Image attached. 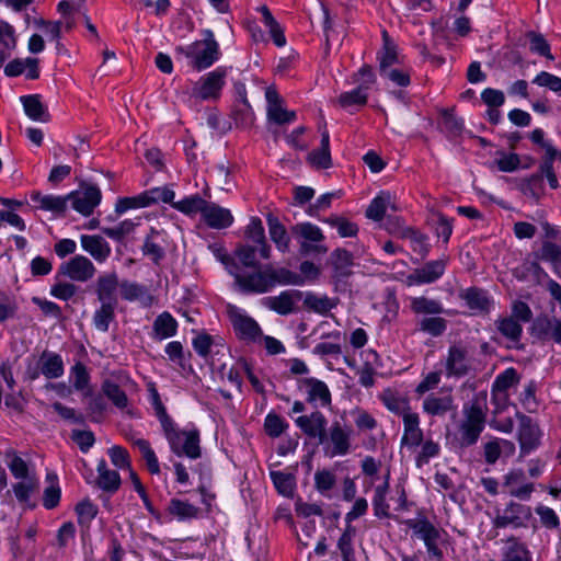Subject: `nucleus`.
Wrapping results in <instances>:
<instances>
[{
    "label": "nucleus",
    "mask_w": 561,
    "mask_h": 561,
    "mask_svg": "<svg viewBox=\"0 0 561 561\" xmlns=\"http://www.w3.org/2000/svg\"><path fill=\"white\" fill-rule=\"evenodd\" d=\"M168 513L179 520L196 518L199 508L187 501L172 499L168 505Z\"/></svg>",
    "instance_id": "nucleus-45"
},
{
    "label": "nucleus",
    "mask_w": 561,
    "mask_h": 561,
    "mask_svg": "<svg viewBox=\"0 0 561 561\" xmlns=\"http://www.w3.org/2000/svg\"><path fill=\"white\" fill-rule=\"evenodd\" d=\"M232 116L236 124L239 126L249 127L253 124L254 114L245 96H243L242 102L233 110Z\"/></svg>",
    "instance_id": "nucleus-64"
},
{
    "label": "nucleus",
    "mask_w": 561,
    "mask_h": 561,
    "mask_svg": "<svg viewBox=\"0 0 561 561\" xmlns=\"http://www.w3.org/2000/svg\"><path fill=\"white\" fill-rule=\"evenodd\" d=\"M295 423L308 437L317 438L320 444H324L328 421L322 412L316 410L308 415L298 416Z\"/></svg>",
    "instance_id": "nucleus-19"
},
{
    "label": "nucleus",
    "mask_w": 561,
    "mask_h": 561,
    "mask_svg": "<svg viewBox=\"0 0 561 561\" xmlns=\"http://www.w3.org/2000/svg\"><path fill=\"white\" fill-rule=\"evenodd\" d=\"M38 358L42 366V375L47 379H57L64 375L65 364L61 355L58 353L44 351Z\"/></svg>",
    "instance_id": "nucleus-32"
},
{
    "label": "nucleus",
    "mask_w": 561,
    "mask_h": 561,
    "mask_svg": "<svg viewBox=\"0 0 561 561\" xmlns=\"http://www.w3.org/2000/svg\"><path fill=\"white\" fill-rule=\"evenodd\" d=\"M203 39L195 41L186 47L179 50L187 58L188 66L196 71L210 68L221 57L218 42L213 31H203Z\"/></svg>",
    "instance_id": "nucleus-5"
},
{
    "label": "nucleus",
    "mask_w": 561,
    "mask_h": 561,
    "mask_svg": "<svg viewBox=\"0 0 561 561\" xmlns=\"http://www.w3.org/2000/svg\"><path fill=\"white\" fill-rule=\"evenodd\" d=\"M454 409V399L450 394L437 396L430 393L422 403V410L430 416H444Z\"/></svg>",
    "instance_id": "nucleus-29"
},
{
    "label": "nucleus",
    "mask_w": 561,
    "mask_h": 561,
    "mask_svg": "<svg viewBox=\"0 0 561 561\" xmlns=\"http://www.w3.org/2000/svg\"><path fill=\"white\" fill-rule=\"evenodd\" d=\"M207 201L198 194L187 196L179 202L172 203V207L184 215L194 216L196 214L203 215Z\"/></svg>",
    "instance_id": "nucleus-47"
},
{
    "label": "nucleus",
    "mask_w": 561,
    "mask_h": 561,
    "mask_svg": "<svg viewBox=\"0 0 561 561\" xmlns=\"http://www.w3.org/2000/svg\"><path fill=\"white\" fill-rule=\"evenodd\" d=\"M78 522L82 526H89L98 514V506L90 500H83L76 505Z\"/></svg>",
    "instance_id": "nucleus-63"
},
{
    "label": "nucleus",
    "mask_w": 561,
    "mask_h": 561,
    "mask_svg": "<svg viewBox=\"0 0 561 561\" xmlns=\"http://www.w3.org/2000/svg\"><path fill=\"white\" fill-rule=\"evenodd\" d=\"M501 561H533L526 546L515 538H510L502 552Z\"/></svg>",
    "instance_id": "nucleus-44"
},
{
    "label": "nucleus",
    "mask_w": 561,
    "mask_h": 561,
    "mask_svg": "<svg viewBox=\"0 0 561 561\" xmlns=\"http://www.w3.org/2000/svg\"><path fill=\"white\" fill-rule=\"evenodd\" d=\"M228 69L217 67L203 75L192 88V96L199 101H217L226 85Z\"/></svg>",
    "instance_id": "nucleus-7"
},
{
    "label": "nucleus",
    "mask_w": 561,
    "mask_h": 561,
    "mask_svg": "<svg viewBox=\"0 0 561 561\" xmlns=\"http://www.w3.org/2000/svg\"><path fill=\"white\" fill-rule=\"evenodd\" d=\"M488 412V396L485 391L478 392L462 407V419L457 425L454 444L458 448L476 445L484 431Z\"/></svg>",
    "instance_id": "nucleus-2"
},
{
    "label": "nucleus",
    "mask_w": 561,
    "mask_h": 561,
    "mask_svg": "<svg viewBox=\"0 0 561 561\" xmlns=\"http://www.w3.org/2000/svg\"><path fill=\"white\" fill-rule=\"evenodd\" d=\"M202 218L213 229H225L233 222V216L229 209L211 202L206 203Z\"/></svg>",
    "instance_id": "nucleus-24"
},
{
    "label": "nucleus",
    "mask_w": 561,
    "mask_h": 561,
    "mask_svg": "<svg viewBox=\"0 0 561 561\" xmlns=\"http://www.w3.org/2000/svg\"><path fill=\"white\" fill-rule=\"evenodd\" d=\"M229 273L234 277L236 284L243 294H265L276 285H301L304 279L300 275L282 268H273L270 265L252 268L251 272L240 271L233 265Z\"/></svg>",
    "instance_id": "nucleus-1"
},
{
    "label": "nucleus",
    "mask_w": 561,
    "mask_h": 561,
    "mask_svg": "<svg viewBox=\"0 0 561 561\" xmlns=\"http://www.w3.org/2000/svg\"><path fill=\"white\" fill-rule=\"evenodd\" d=\"M443 367L444 375L448 379H460L473 375L477 370L473 347L462 341L451 343L443 359Z\"/></svg>",
    "instance_id": "nucleus-4"
},
{
    "label": "nucleus",
    "mask_w": 561,
    "mask_h": 561,
    "mask_svg": "<svg viewBox=\"0 0 561 561\" xmlns=\"http://www.w3.org/2000/svg\"><path fill=\"white\" fill-rule=\"evenodd\" d=\"M175 196L174 191L168 187H154L142 193V199L146 207L156 204L158 202L174 203Z\"/></svg>",
    "instance_id": "nucleus-57"
},
{
    "label": "nucleus",
    "mask_w": 561,
    "mask_h": 561,
    "mask_svg": "<svg viewBox=\"0 0 561 561\" xmlns=\"http://www.w3.org/2000/svg\"><path fill=\"white\" fill-rule=\"evenodd\" d=\"M5 462L14 478L22 479L28 477V468L26 462L16 454L14 449L7 450Z\"/></svg>",
    "instance_id": "nucleus-58"
},
{
    "label": "nucleus",
    "mask_w": 561,
    "mask_h": 561,
    "mask_svg": "<svg viewBox=\"0 0 561 561\" xmlns=\"http://www.w3.org/2000/svg\"><path fill=\"white\" fill-rule=\"evenodd\" d=\"M302 299V291L287 289L277 296H266L261 299V305L277 314L287 316L296 312V306Z\"/></svg>",
    "instance_id": "nucleus-11"
},
{
    "label": "nucleus",
    "mask_w": 561,
    "mask_h": 561,
    "mask_svg": "<svg viewBox=\"0 0 561 561\" xmlns=\"http://www.w3.org/2000/svg\"><path fill=\"white\" fill-rule=\"evenodd\" d=\"M265 219L271 241L280 253H288L290 251L291 239L286 227L279 221L278 217L272 213H268Z\"/></svg>",
    "instance_id": "nucleus-25"
},
{
    "label": "nucleus",
    "mask_w": 561,
    "mask_h": 561,
    "mask_svg": "<svg viewBox=\"0 0 561 561\" xmlns=\"http://www.w3.org/2000/svg\"><path fill=\"white\" fill-rule=\"evenodd\" d=\"M520 188L524 195L539 199L545 191L543 178L535 173L522 183Z\"/></svg>",
    "instance_id": "nucleus-60"
},
{
    "label": "nucleus",
    "mask_w": 561,
    "mask_h": 561,
    "mask_svg": "<svg viewBox=\"0 0 561 561\" xmlns=\"http://www.w3.org/2000/svg\"><path fill=\"white\" fill-rule=\"evenodd\" d=\"M228 317L237 336L247 342H257L262 337L260 324L245 311L236 306L227 307Z\"/></svg>",
    "instance_id": "nucleus-9"
},
{
    "label": "nucleus",
    "mask_w": 561,
    "mask_h": 561,
    "mask_svg": "<svg viewBox=\"0 0 561 561\" xmlns=\"http://www.w3.org/2000/svg\"><path fill=\"white\" fill-rule=\"evenodd\" d=\"M332 263L337 276L350 275V268L353 265V254L344 249H336L331 254Z\"/></svg>",
    "instance_id": "nucleus-53"
},
{
    "label": "nucleus",
    "mask_w": 561,
    "mask_h": 561,
    "mask_svg": "<svg viewBox=\"0 0 561 561\" xmlns=\"http://www.w3.org/2000/svg\"><path fill=\"white\" fill-rule=\"evenodd\" d=\"M405 525L424 542L430 559L444 561L443 547L446 542L445 537L448 536L444 529L436 527L424 516L408 519Z\"/></svg>",
    "instance_id": "nucleus-6"
},
{
    "label": "nucleus",
    "mask_w": 561,
    "mask_h": 561,
    "mask_svg": "<svg viewBox=\"0 0 561 561\" xmlns=\"http://www.w3.org/2000/svg\"><path fill=\"white\" fill-rule=\"evenodd\" d=\"M308 161L318 169H329L332 165L330 153V136L327 128L321 133V145L319 149L312 150L308 154Z\"/></svg>",
    "instance_id": "nucleus-35"
},
{
    "label": "nucleus",
    "mask_w": 561,
    "mask_h": 561,
    "mask_svg": "<svg viewBox=\"0 0 561 561\" xmlns=\"http://www.w3.org/2000/svg\"><path fill=\"white\" fill-rule=\"evenodd\" d=\"M531 332L542 341H551L561 345V318L548 314L539 316L533 321Z\"/></svg>",
    "instance_id": "nucleus-18"
},
{
    "label": "nucleus",
    "mask_w": 561,
    "mask_h": 561,
    "mask_svg": "<svg viewBox=\"0 0 561 561\" xmlns=\"http://www.w3.org/2000/svg\"><path fill=\"white\" fill-rule=\"evenodd\" d=\"M304 305L307 309L318 312V313H325L332 308V304L328 297H320L312 293H307L306 295L302 294Z\"/></svg>",
    "instance_id": "nucleus-62"
},
{
    "label": "nucleus",
    "mask_w": 561,
    "mask_h": 561,
    "mask_svg": "<svg viewBox=\"0 0 561 561\" xmlns=\"http://www.w3.org/2000/svg\"><path fill=\"white\" fill-rule=\"evenodd\" d=\"M301 383L306 388L307 402L314 408H328L331 405V391L324 381L310 377L302 379Z\"/></svg>",
    "instance_id": "nucleus-22"
},
{
    "label": "nucleus",
    "mask_w": 561,
    "mask_h": 561,
    "mask_svg": "<svg viewBox=\"0 0 561 561\" xmlns=\"http://www.w3.org/2000/svg\"><path fill=\"white\" fill-rule=\"evenodd\" d=\"M291 232L301 239L300 253L308 255L311 253H327L328 248L322 244L324 234L322 230L311 222H299L291 227Z\"/></svg>",
    "instance_id": "nucleus-8"
},
{
    "label": "nucleus",
    "mask_w": 561,
    "mask_h": 561,
    "mask_svg": "<svg viewBox=\"0 0 561 561\" xmlns=\"http://www.w3.org/2000/svg\"><path fill=\"white\" fill-rule=\"evenodd\" d=\"M31 199L39 204V208L53 213H64L67 207L68 195L66 197L55 195H42L39 192H32Z\"/></svg>",
    "instance_id": "nucleus-42"
},
{
    "label": "nucleus",
    "mask_w": 561,
    "mask_h": 561,
    "mask_svg": "<svg viewBox=\"0 0 561 561\" xmlns=\"http://www.w3.org/2000/svg\"><path fill=\"white\" fill-rule=\"evenodd\" d=\"M530 518L531 510L529 506L512 501L505 506L502 514L495 517L493 524L497 528L507 526L518 528L526 526Z\"/></svg>",
    "instance_id": "nucleus-13"
},
{
    "label": "nucleus",
    "mask_w": 561,
    "mask_h": 561,
    "mask_svg": "<svg viewBox=\"0 0 561 561\" xmlns=\"http://www.w3.org/2000/svg\"><path fill=\"white\" fill-rule=\"evenodd\" d=\"M128 376L126 375H118L117 380L113 378H106L102 381L101 389L102 393L113 403L115 408H117L121 411H126L128 414L131 415V410L128 409L129 407V399L126 394V392L122 389V385H126L127 382H130Z\"/></svg>",
    "instance_id": "nucleus-16"
},
{
    "label": "nucleus",
    "mask_w": 561,
    "mask_h": 561,
    "mask_svg": "<svg viewBox=\"0 0 561 561\" xmlns=\"http://www.w3.org/2000/svg\"><path fill=\"white\" fill-rule=\"evenodd\" d=\"M367 100L368 93L359 87H356L351 91L341 93L337 102L341 107L352 111L353 108H359L366 105Z\"/></svg>",
    "instance_id": "nucleus-49"
},
{
    "label": "nucleus",
    "mask_w": 561,
    "mask_h": 561,
    "mask_svg": "<svg viewBox=\"0 0 561 561\" xmlns=\"http://www.w3.org/2000/svg\"><path fill=\"white\" fill-rule=\"evenodd\" d=\"M502 489L510 496L528 501L535 491V485L526 482V476L522 469H513L503 476Z\"/></svg>",
    "instance_id": "nucleus-12"
},
{
    "label": "nucleus",
    "mask_w": 561,
    "mask_h": 561,
    "mask_svg": "<svg viewBox=\"0 0 561 561\" xmlns=\"http://www.w3.org/2000/svg\"><path fill=\"white\" fill-rule=\"evenodd\" d=\"M403 421V435L401 437V445L409 447H417L423 442V430L420 426L421 420L416 412H411L404 415Z\"/></svg>",
    "instance_id": "nucleus-28"
},
{
    "label": "nucleus",
    "mask_w": 561,
    "mask_h": 561,
    "mask_svg": "<svg viewBox=\"0 0 561 561\" xmlns=\"http://www.w3.org/2000/svg\"><path fill=\"white\" fill-rule=\"evenodd\" d=\"M69 378L75 390L82 392L83 397L91 396V376L83 363L77 362L70 368Z\"/></svg>",
    "instance_id": "nucleus-38"
},
{
    "label": "nucleus",
    "mask_w": 561,
    "mask_h": 561,
    "mask_svg": "<svg viewBox=\"0 0 561 561\" xmlns=\"http://www.w3.org/2000/svg\"><path fill=\"white\" fill-rule=\"evenodd\" d=\"M496 330L513 343H518L523 334V327L514 317H501L495 321Z\"/></svg>",
    "instance_id": "nucleus-40"
},
{
    "label": "nucleus",
    "mask_w": 561,
    "mask_h": 561,
    "mask_svg": "<svg viewBox=\"0 0 561 561\" xmlns=\"http://www.w3.org/2000/svg\"><path fill=\"white\" fill-rule=\"evenodd\" d=\"M247 237L259 245V252L262 259L271 257V247L268 245L262 220L259 217H252L247 227Z\"/></svg>",
    "instance_id": "nucleus-34"
},
{
    "label": "nucleus",
    "mask_w": 561,
    "mask_h": 561,
    "mask_svg": "<svg viewBox=\"0 0 561 561\" xmlns=\"http://www.w3.org/2000/svg\"><path fill=\"white\" fill-rule=\"evenodd\" d=\"M410 307L416 314H439L444 311L443 305L438 300L425 296L412 298Z\"/></svg>",
    "instance_id": "nucleus-50"
},
{
    "label": "nucleus",
    "mask_w": 561,
    "mask_h": 561,
    "mask_svg": "<svg viewBox=\"0 0 561 561\" xmlns=\"http://www.w3.org/2000/svg\"><path fill=\"white\" fill-rule=\"evenodd\" d=\"M352 430L335 421L331 424L324 444H328V454L330 457L344 456L351 449Z\"/></svg>",
    "instance_id": "nucleus-14"
},
{
    "label": "nucleus",
    "mask_w": 561,
    "mask_h": 561,
    "mask_svg": "<svg viewBox=\"0 0 561 561\" xmlns=\"http://www.w3.org/2000/svg\"><path fill=\"white\" fill-rule=\"evenodd\" d=\"M397 211V207L389 192H380L369 204L366 209V217L374 221H381L388 209Z\"/></svg>",
    "instance_id": "nucleus-33"
},
{
    "label": "nucleus",
    "mask_w": 561,
    "mask_h": 561,
    "mask_svg": "<svg viewBox=\"0 0 561 561\" xmlns=\"http://www.w3.org/2000/svg\"><path fill=\"white\" fill-rule=\"evenodd\" d=\"M21 103L23 104L24 112L33 121L46 123L49 121V113L41 101L38 94L23 95L21 96Z\"/></svg>",
    "instance_id": "nucleus-37"
},
{
    "label": "nucleus",
    "mask_w": 561,
    "mask_h": 561,
    "mask_svg": "<svg viewBox=\"0 0 561 561\" xmlns=\"http://www.w3.org/2000/svg\"><path fill=\"white\" fill-rule=\"evenodd\" d=\"M402 239L410 240L411 249L420 255L421 260H424L430 254L431 244L428 242V237L420 230L411 227V229L407 230V233Z\"/></svg>",
    "instance_id": "nucleus-48"
},
{
    "label": "nucleus",
    "mask_w": 561,
    "mask_h": 561,
    "mask_svg": "<svg viewBox=\"0 0 561 561\" xmlns=\"http://www.w3.org/2000/svg\"><path fill=\"white\" fill-rule=\"evenodd\" d=\"M519 380L518 374L515 368H507L503 373L496 376L492 390L499 392H505Z\"/></svg>",
    "instance_id": "nucleus-61"
},
{
    "label": "nucleus",
    "mask_w": 561,
    "mask_h": 561,
    "mask_svg": "<svg viewBox=\"0 0 561 561\" xmlns=\"http://www.w3.org/2000/svg\"><path fill=\"white\" fill-rule=\"evenodd\" d=\"M96 272L93 263L83 255H76L68 262L62 263L59 273L75 282H88Z\"/></svg>",
    "instance_id": "nucleus-17"
},
{
    "label": "nucleus",
    "mask_w": 561,
    "mask_h": 561,
    "mask_svg": "<svg viewBox=\"0 0 561 561\" xmlns=\"http://www.w3.org/2000/svg\"><path fill=\"white\" fill-rule=\"evenodd\" d=\"M517 419L519 421L518 442L520 450L524 454H528L539 446L541 432L538 424L529 416L517 413Z\"/></svg>",
    "instance_id": "nucleus-20"
},
{
    "label": "nucleus",
    "mask_w": 561,
    "mask_h": 561,
    "mask_svg": "<svg viewBox=\"0 0 561 561\" xmlns=\"http://www.w3.org/2000/svg\"><path fill=\"white\" fill-rule=\"evenodd\" d=\"M176 331L178 321L170 312L163 311L153 321L151 336L153 340L163 341L174 336Z\"/></svg>",
    "instance_id": "nucleus-31"
},
{
    "label": "nucleus",
    "mask_w": 561,
    "mask_h": 561,
    "mask_svg": "<svg viewBox=\"0 0 561 561\" xmlns=\"http://www.w3.org/2000/svg\"><path fill=\"white\" fill-rule=\"evenodd\" d=\"M148 392L150 404L154 411V415L161 424V427L163 428L164 426H170V423L173 422V420L169 416L158 390L153 385H151L148 389Z\"/></svg>",
    "instance_id": "nucleus-55"
},
{
    "label": "nucleus",
    "mask_w": 561,
    "mask_h": 561,
    "mask_svg": "<svg viewBox=\"0 0 561 561\" xmlns=\"http://www.w3.org/2000/svg\"><path fill=\"white\" fill-rule=\"evenodd\" d=\"M366 356V362L363 367L357 369L358 382L368 388L371 387L375 382V364L378 362V354L374 350H368L364 352Z\"/></svg>",
    "instance_id": "nucleus-46"
},
{
    "label": "nucleus",
    "mask_w": 561,
    "mask_h": 561,
    "mask_svg": "<svg viewBox=\"0 0 561 561\" xmlns=\"http://www.w3.org/2000/svg\"><path fill=\"white\" fill-rule=\"evenodd\" d=\"M502 446L506 447L510 451L514 450L513 443H511L506 439L495 438V439L484 444L483 449H484V459H485L486 463L493 465L499 460V458L501 457V453H502Z\"/></svg>",
    "instance_id": "nucleus-56"
},
{
    "label": "nucleus",
    "mask_w": 561,
    "mask_h": 561,
    "mask_svg": "<svg viewBox=\"0 0 561 561\" xmlns=\"http://www.w3.org/2000/svg\"><path fill=\"white\" fill-rule=\"evenodd\" d=\"M80 243L82 249L99 263L105 262L112 253L108 242L98 234H82Z\"/></svg>",
    "instance_id": "nucleus-26"
},
{
    "label": "nucleus",
    "mask_w": 561,
    "mask_h": 561,
    "mask_svg": "<svg viewBox=\"0 0 561 561\" xmlns=\"http://www.w3.org/2000/svg\"><path fill=\"white\" fill-rule=\"evenodd\" d=\"M271 479L279 494L286 497H290L294 495L296 482L295 477L291 473L283 471H272Z\"/></svg>",
    "instance_id": "nucleus-51"
},
{
    "label": "nucleus",
    "mask_w": 561,
    "mask_h": 561,
    "mask_svg": "<svg viewBox=\"0 0 561 561\" xmlns=\"http://www.w3.org/2000/svg\"><path fill=\"white\" fill-rule=\"evenodd\" d=\"M382 39L383 45L381 50L378 53L379 72H385V70L398 62L397 46L391 41L387 31L382 32Z\"/></svg>",
    "instance_id": "nucleus-41"
},
{
    "label": "nucleus",
    "mask_w": 561,
    "mask_h": 561,
    "mask_svg": "<svg viewBox=\"0 0 561 561\" xmlns=\"http://www.w3.org/2000/svg\"><path fill=\"white\" fill-rule=\"evenodd\" d=\"M116 305L101 304V307L94 312L93 324L101 332H107L110 323L115 318Z\"/></svg>",
    "instance_id": "nucleus-54"
},
{
    "label": "nucleus",
    "mask_w": 561,
    "mask_h": 561,
    "mask_svg": "<svg viewBox=\"0 0 561 561\" xmlns=\"http://www.w3.org/2000/svg\"><path fill=\"white\" fill-rule=\"evenodd\" d=\"M448 257L444 256L425 263L423 266L415 268L407 280L409 285L432 284L438 280L445 273Z\"/></svg>",
    "instance_id": "nucleus-15"
},
{
    "label": "nucleus",
    "mask_w": 561,
    "mask_h": 561,
    "mask_svg": "<svg viewBox=\"0 0 561 561\" xmlns=\"http://www.w3.org/2000/svg\"><path fill=\"white\" fill-rule=\"evenodd\" d=\"M259 11L262 14V22L265 27L268 30V33L277 47H283L286 45V37L284 34V28L279 25V23L274 19L270 9L265 5L259 8Z\"/></svg>",
    "instance_id": "nucleus-39"
},
{
    "label": "nucleus",
    "mask_w": 561,
    "mask_h": 561,
    "mask_svg": "<svg viewBox=\"0 0 561 561\" xmlns=\"http://www.w3.org/2000/svg\"><path fill=\"white\" fill-rule=\"evenodd\" d=\"M68 197L75 210L83 216H90L100 204L102 194L96 185L84 183L78 191L70 193Z\"/></svg>",
    "instance_id": "nucleus-10"
},
{
    "label": "nucleus",
    "mask_w": 561,
    "mask_h": 561,
    "mask_svg": "<svg viewBox=\"0 0 561 561\" xmlns=\"http://www.w3.org/2000/svg\"><path fill=\"white\" fill-rule=\"evenodd\" d=\"M265 98L267 102V117L270 121L283 125L293 123L296 119V113L283 106L284 101L274 88L268 87L266 89Z\"/></svg>",
    "instance_id": "nucleus-21"
},
{
    "label": "nucleus",
    "mask_w": 561,
    "mask_h": 561,
    "mask_svg": "<svg viewBox=\"0 0 561 561\" xmlns=\"http://www.w3.org/2000/svg\"><path fill=\"white\" fill-rule=\"evenodd\" d=\"M330 226L337 230L342 238L355 237L358 232V227L355 222L347 220L344 217L332 216L325 220Z\"/></svg>",
    "instance_id": "nucleus-59"
},
{
    "label": "nucleus",
    "mask_w": 561,
    "mask_h": 561,
    "mask_svg": "<svg viewBox=\"0 0 561 561\" xmlns=\"http://www.w3.org/2000/svg\"><path fill=\"white\" fill-rule=\"evenodd\" d=\"M170 450L178 457L195 460L202 456L201 434L194 426L179 428L174 422L162 428Z\"/></svg>",
    "instance_id": "nucleus-3"
},
{
    "label": "nucleus",
    "mask_w": 561,
    "mask_h": 561,
    "mask_svg": "<svg viewBox=\"0 0 561 561\" xmlns=\"http://www.w3.org/2000/svg\"><path fill=\"white\" fill-rule=\"evenodd\" d=\"M119 295L122 299L130 302L136 301L145 308L151 307L154 301V297L147 286L128 279L121 282Z\"/></svg>",
    "instance_id": "nucleus-23"
},
{
    "label": "nucleus",
    "mask_w": 561,
    "mask_h": 561,
    "mask_svg": "<svg viewBox=\"0 0 561 561\" xmlns=\"http://www.w3.org/2000/svg\"><path fill=\"white\" fill-rule=\"evenodd\" d=\"M379 399L390 412L401 416L402 419L404 415L413 412L409 400L399 392L392 391L391 389L383 390L380 393Z\"/></svg>",
    "instance_id": "nucleus-30"
},
{
    "label": "nucleus",
    "mask_w": 561,
    "mask_h": 561,
    "mask_svg": "<svg viewBox=\"0 0 561 561\" xmlns=\"http://www.w3.org/2000/svg\"><path fill=\"white\" fill-rule=\"evenodd\" d=\"M118 277L116 273H108L99 276L96 280L95 293L101 304H111L117 306L116 291L119 290Z\"/></svg>",
    "instance_id": "nucleus-27"
},
{
    "label": "nucleus",
    "mask_w": 561,
    "mask_h": 561,
    "mask_svg": "<svg viewBox=\"0 0 561 561\" xmlns=\"http://www.w3.org/2000/svg\"><path fill=\"white\" fill-rule=\"evenodd\" d=\"M98 485L103 491L114 492L121 485V477L118 472L110 470L105 460H101L98 465Z\"/></svg>",
    "instance_id": "nucleus-43"
},
{
    "label": "nucleus",
    "mask_w": 561,
    "mask_h": 561,
    "mask_svg": "<svg viewBox=\"0 0 561 561\" xmlns=\"http://www.w3.org/2000/svg\"><path fill=\"white\" fill-rule=\"evenodd\" d=\"M460 296L474 312H488L492 306L486 291L480 288H468Z\"/></svg>",
    "instance_id": "nucleus-36"
},
{
    "label": "nucleus",
    "mask_w": 561,
    "mask_h": 561,
    "mask_svg": "<svg viewBox=\"0 0 561 561\" xmlns=\"http://www.w3.org/2000/svg\"><path fill=\"white\" fill-rule=\"evenodd\" d=\"M417 329L433 337H437L446 331L447 320L440 317H425L417 321Z\"/></svg>",
    "instance_id": "nucleus-52"
}]
</instances>
